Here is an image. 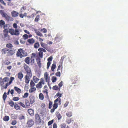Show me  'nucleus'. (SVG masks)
Listing matches in <instances>:
<instances>
[{"label":"nucleus","instance_id":"nucleus-1","mask_svg":"<svg viewBox=\"0 0 128 128\" xmlns=\"http://www.w3.org/2000/svg\"><path fill=\"white\" fill-rule=\"evenodd\" d=\"M34 122L33 120L30 119H28L26 123L27 126L30 128L34 124Z\"/></svg>","mask_w":128,"mask_h":128},{"label":"nucleus","instance_id":"nucleus-2","mask_svg":"<svg viewBox=\"0 0 128 128\" xmlns=\"http://www.w3.org/2000/svg\"><path fill=\"white\" fill-rule=\"evenodd\" d=\"M30 103L32 104L35 102V97L34 96H31L29 97Z\"/></svg>","mask_w":128,"mask_h":128},{"label":"nucleus","instance_id":"nucleus-3","mask_svg":"<svg viewBox=\"0 0 128 128\" xmlns=\"http://www.w3.org/2000/svg\"><path fill=\"white\" fill-rule=\"evenodd\" d=\"M28 112L30 116H32L34 115V112L33 110L30 108L28 110Z\"/></svg>","mask_w":128,"mask_h":128},{"label":"nucleus","instance_id":"nucleus-4","mask_svg":"<svg viewBox=\"0 0 128 128\" xmlns=\"http://www.w3.org/2000/svg\"><path fill=\"white\" fill-rule=\"evenodd\" d=\"M11 14L12 16L14 17L18 16L19 14V13L18 12L15 11L12 12Z\"/></svg>","mask_w":128,"mask_h":128},{"label":"nucleus","instance_id":"nucleus-5","mask_svg":"<svg viewBox=\"0 0 128 128\" xmlns=\"http://www.w3.org/2000/svg\"><path fill=\"white\" fill-rule=\"evenodd\" d=\"M18 78L20 79V80H22V79L23 78L24 76L22 72H19L18 74Z\"/></svg>","mask_w":128,"mask_h":128},{"label":"nucleus","instance_id":"nucleus-6","mask_svg":"<svg viewBox=\"0 0 128 128\" xmlns=\"http://www.w3.org/2000/svg\"><path fill=\"white\" fill-rule=\"evenodd\" d=\"M24 68L26 71V72H31L30 68L28 66H27L26 65L24 66Z\"/></svg>","mask_w":128,"mask_h":128},{"label":"nucleus","instance_id":"nucleus-7","mask_svg":"<svg viewBox=\"0 0 128 128\" xmlns=\"http://www.w3.org/2000/svg\"><path fill=\"white\" fill-rule=\"evenodd\" d=\"M36 61L37 64L38 65V66L39 67H40L41 64H40V58H36Z\"/></svg>","mask_w":128,"mask_h":128},{"label":"nucleus","instance_id":"nucleus-8","mask_svg":"<svg viewBox=\"0 0 128 128\" xmlns=\"http://www.w3.org/2000/svg\"><path fill=\"white\" fill-rule=\"evenodd\" d=\"M26 81L25 82L26 84H28L29 83V81L30 80V78H29L27 75H26L25 76Z\"/></svg>","mask_w":128,"mask_h":128},{"label":"nucleus","instance_id":"nucleus-9","mask_svg":"<svg viewBox=\"0 0 128 128\" xmlns=\"http://www.w3.org/2000/svg\"><path fill=\"white\" fill-rule=\"evenodd\" d=\"M28 42L30 44H32L34 42V40L33 38L28 39Z\"/></svg>","mask_w":128,"mask_h":128},{"label":"nucleus","instance_id":"nucleus-10","mask_svg":"<svg viewBox=\"0 0 128 128\" xmlns=\"http://www.w3.org/2000/svg\"><path fill=\"white\" fill-rule=\"evenodd\" d=\"M14 90L17 92L18 94H20V93L21 90L19 88L16 87L14 86Z\"/></svg>","mask_w":128,"mask_h":128},{"label":"nucleus","instance_id":"nucleus-11","mask_svg":"<svg viewBox=\"0 0 128 128\" xmlns=\"http://www.w3.org/2000/svg\"><path fill=\"white\" fill-rule=\"evenodd\" d=\"M42 87V85L40 81V82L36 85V87L38 88H40Z\"/></svg>","mask_w":128,"mask_h":128},{"label":"nucleus","instance_id":"nucleus-12","mask_svg":"<svg viewBox=\"0 0 128 128\" xmlns=\"http://www.w3.org/2000/svg\"><path fill=\"white\" fill-rule=\"evenodd\" d=\"M30 58L29 57H28L24 60L25 62L28 64H30Z\"/></svg>","mask_w":128,"mask_h":128},{"label":"nucleus","instance_id":"nucleus-13","mask_svg":"<svg viewBox=\"0 0 128 128\" xmlns=\"http://www.w3.org/2000/svg\"><path fill=\"white\" fill-rule=\"evenodd\" d=\"M9 32L12 35H14V30L13 29H9Z\"/></svg>","mask_w":128,"mask_h":128},{"label":"nucleus","instance_id":"nucleus-14","mask_svg":"<svg viewBox=\"0 0 128 128\" xmlns=\"http://www.w3.org/2000/svg\"><path fill=\"white\" fill-rule=\"evenodd\" d=\"M14 35L18 36L20 34V32L18 30L15 29L14 30Z\"/></svg>","mask_w":128,"mask_h":128},{"label":"nucleus","instance_id":"nucleus-15","mask_svg":"<svg viewBox=\"0 0 128 128\" xmlns=\"http://www.w3.org/2000/svg\"><path fill=\"white\" fill-rule=\"evenodd\" d=\"M35 118L36 120H38V121H40V118L38 114H36L35 115Z\"/></svg>","mask_w":128,"mask_h":128},{"label":"nucleus","instance_id":"nucleus-16","mask_svg":"<svg viewBox=\"0 0 128 128\" xmlns=\"http://www.w3.org/2000/svg\"><path fill=\"white\" fill-rule=\"evenodd\" d=\"M7 93L6 92H5L3 94L2 96V98L3 99L4 102H5V100H6L7 97Z\"/></svg>","mask_w":128,"mask_h":128},{"label":"nucleus","instance_id":"nucleus-17","mask_svg":"<svg viewBox=\"0 0 128 128\" xmlns=\"http://www.w3.org/2000/svg\"><path fill=\"white\" fill-rule=\"evenodd\" d=\"M9 120V117L8 116H5L3 118V120L5 121H7Z\"/></svg>","mask_w":128,"mask_h":128},{"label":"nucleus","instance_id":"nucleus-18","mask_svg":"<svg viewBox=\"0 0 128 128\" xmlns=\"http://www.w3.org/2000/svg\"><path fill=\"white\" fill-rule=\"evenodd\" d=\"M56 65L54 63L51 66V70L53 72L54 71V69L56 68Z\"/></svg>","mask_w":128,"mask_h":128},{"label":"nucleus","instance_id":"nucleus-19","mask_svg":"<svg viewBox=\"0 0 128 128\" xmlns=\"http://www.w3.org/2000/svg\"><path fill=\"white\" fill-rule=\"evenodd\" d=\"M33 80L34 81L35 83H37L39 80V79L38 78L34 76L33 78Z\"/></svg>","mask_w":128,"mask_h":128},{"label":"nucleus","instance_id":"nucleus-20","mask_svg":"<svg viewBox=\"0 0 128 128\" xmlns=\"http://www.w3.org/2000/svg\"><path fill=\"white\" fill-rule=\"evenodd\" d=\"M16 55L18 57H20V58H22L23 56V55L22 54V53H21L19 52H18L16 53Z\"/></svg>","mask_w":128,"mask_h":128},{"label":"nucleus","instance_id":"nucleus-21","mask_svg":"<svg viewBox=\"0 0 128 128\" xmlns=\"http://www.w3.org/2000/svg\"><path fill=\"white\" fill-rule=\"evenodd\" d=\"M6 47L8 48H11L13 47L12 45L10 43L7 44L6 45Z\"/></svg>","mask_w":128,"mask_h":128},{"label":"nucleus","instance_id":"nucleus-22","mask_svg":"<svg viewBox=\"0 0 128 128\" xmlns=\"http://www.w3.org/2000/svg\"><path fill=\"white\" fill-rule=\"evenodd\" d=\"M2 16L4 17L6 19H8L9 17L8 16L7 14L5 13H4L2 15Z\"/></svg>","mask_w":128,"mask_h":128},{"label":"nucleus","instance_id":"nucleus-23","mask_svg":"<svg viewBox=\"0 0 128 128\" xmlns=\"http://www.w3.org/2000/svg\"><path fill=\"white\" fill-rule=\"evenodd\" d=\"M56 80L57 78L56 77L54 76H53L52 77V80L53 82H55L56 81Z\"/></svg>","mask_w":128,"mask_h":128},{"label":"nucleus","instance_id":"nucleus-24","mask_svg":"<svg viewBox=\"0 0 128 128\" xmlns=\"http://www.w3.org/2000/svg\"><path fill=\"white\" fill-rule=\"evenodd\" d=\"M14 108L16 109L17 110L20 109V106H19L17 104H16V103L15 104Z\"/></svg>","mask_w":128,"mask_h":128},{"label":"nucleus","instance_id":"nucleus-25","mask_svg":"<svg viewBox=\"0 0 128 128\" xmlns=\"http://www.w3.org/2000/svg\"><path fill=\"white\" fill-rule=\"evenodd\" d=\"M39 98L40 99L42 100L44 98V97L42 93H40L39 95Z\"/></svg>","mask_w":128,"mask_h":128},{"label":"nucleus","instance_id":"nucleus-26","mask_svg":"<svg viewBox=\"0 0 128 128\" xmlns=\"http://www.w3.org/2000/svg\"><path fill=\"white\" fill-rule=\"evenodd\" d=\"M40 46L39 43L38 42H36L35 44L34 45V48H37L39 47Z\"/></svg>","mask_w":128,"mask_h":128},{"label":"nucleus","instance_id":"nucleus-27","mask_svg":"<svg viewBox=\"0 0 128 128\" xmlns=\"http://www.w3.org/2000/svg\"><path fill=\"white\" fill-rule=\"evenodd\" d=\"M9 80V78H8L5 77L3 80V82H8Z\"/></svg>","mask_w":128,"mask_h":128},{"label":"nucleus","instance_id":"nucleus-28","mask_svg":"<svg viewBox=\"0 0 128 128\" xmlns=\"http://www.w3.org/2000/svg\"><path fill=\"white\" fill-rule=\"evenodd\" d=\"M2 51L4 52V54H6L7 52L8 51V52L9 51V49H6L5 48H4L2 49Z\"/></svg>","mask_w":128,"mask_h":128},{"label":"nucleus","instance_id":"nucleus-29","mask_svg":"<svg viewBox=\"0 0 128 128\" xmlns=\"http://www.w3.org/2000/svg\"><path fill=\"white\" fill-rule=\"evenodd\" d=\"M26 105L27 106H30V103L27 100H25Z\"/></svg>","mask_w":128,"mask_h":128},{"label":"nucleus","instance_id":"nucleus-30","mask_svg":"<svg viewBox=\"0 0 128 128\" xmlns=\"http://www.w3.org/2000/svg\"><path fill=\"white\" fill-rule=\"evenodd\" d=\"M66 115L69 117H71L72 116V113L71 112H69L68 113H67L66 114Z\"/></svg>","mask_w":128,"mask_h":128},{"label":"nucleus","instance_id":"nucleus-31","mask_svg":"<svg viewBox=\"0 0 128 128\" xmlns=\"http://www.w3.org/2000/svg\"><path fill=\"white\" fill-rule=\"evenodd\" d=\"M38 55L41 58H42L43 56V52L42 51H40L38 52Z\"/></svg>","mask_w":128,"mask_h":128},{"label":"nucleus","instance_id":"nucleus-32","mask_svg":"<svg viewBox=\"0 0 128 128\" xmlns=\"http://www.w3.org/2000/svg\"><path fill=\"white\" fill-rule=\"evenodd\" d=\"M58 107V104L57 103H54L53 105V108L55 109H56Z\"/></svg>","mask_w":128,"mask_h":128},{"label":"nucleus","instance_id":"nucleus-33","mask_svg":"<svg viewBox=\"0 0 128 128\" xmlns=\"http://www.w3.org/2000/svg\"><path fill=\"white\" fill-rule=\"evenodd\" d=\"M38 51H42L44 52H46V50L42 48H40L38 49Z\"/></svg>","mask_w":128,"mask_h":128},{"label":"nucleus","instance_id":"nucleus-34","mask_svg":"<svg viewBox=\"0 0 128 128\" xmlns=\"http://www.w3.org/2000/svg\"><path fill=\"white\" fill-rule=\"evenodd\" d=\"M56 117H57L58 120L62 118V116L59 113L57 115Z\"/></svg>","mask_w":128,"mask_h":128},{"label":"nucleus","instance_id":"nucleus-35","mask_svg":"<svg viewBox=\"0 0 128 128\" xmlns=\"http://www.w3.org/2000/svg\"><path fill=\"white\" fill-rule=\"evenodd\" d=\"M41 45L42 47L47 50V49H46V44H44L42 42H41Z\"/></svg>","mask_w":128,"mask_h":128},{"label":"nucleus","instance_id":"nucleus-36","mask_svg":"<svg viewBox=\"0 0 128 128\" xmlns=\"http://www.w3.org/2000/svg\"><path fill=\"white\" fill-rule=\"evenodd\" d=\"M27 75H27L29 77H29L31 78L32 76V74L31 73V72H27Z\"/></svg>","mask_w":128,"mask_h":128},{"label":"nucleus","instance_id":"nucleus-37","mask_svg":"<svg viewBox=\"0 0 128 128\" xmlns=\"http://www.w3.org/2000/svg\"><path fill=\"white\" fill-rule=\"evenodd\" d=\"M23 37L24 40H26L28 39V36L26 34H25L23 36Z\"/></svg>","mask_w":128,"mask_h":128},{"label":"nucleus","instance_id":"nucleus-38","mask_svg":"<svg viewBox=\"0 0 128 128\" xmlns=\"http://www.w3.org/2000/svg\"><path fill=\"white\" fill-rule=\"evenodd\" d=\"M36 88H32L30 89L29 90V92H32L34 91H35L36 90Z\"/></svg>","mask_w":128,"mask_h":128},{"label":"nucleus","instance_id":"nucleus-39","mask_svg":"<svg viewBox=\"0 0 128 128\" xmlns=\"http://www.w3.org/2000/svg\"><path fill=\"white\" fill-rule=\"evenodd\" d=\"M52 89L53 90H57L58 89V87L57 86L55 85L53 87Z\"/></svg>","mask_w":128,"mask_h":128},{"label":"nucleus","instance_id":"nucleus-40","mask_svg":"<svg viewBox=\"0 0 128 128\" xmlns=\"http://www.w3.org/2000/svg\"><path fill=\"white\" fill-rule=\"evenodd\" d=\"M8 104L11 107H13L14 104V102L12 101L9 102Z\"/></svg>","mask_w":128,"mask_h":128},{"label":"nucleus","instance_id":"nucleus-41","mask_svg":"<svg viewBox=\"0 0 128 128\" xmlns=\"http://www.w3.org/2000/svg\"><path fill=\"white\" fill-rule=\"evenodd\" d=\"M13 100L16 101L18 100L19 98L18 97H14L12 99Z\"/></svg>","mask_w":128,"mask_h":128},{"label":"nucleus","instance_id":"nucleus-42","mask_svg":"<svg viewBox=\"0 0 128 128\" xmlns=\"http://www.w3.org/2000/svg\"><path fill=\"white\" fill-rule=\"evenodd\" d=\"M30 85L32 86V87L34 86L35 85V84L34 83L33 81L32 80H31V82H30Z\"/></svg>","mask_w":128,"mask_h":128},{"label":"nucleus","instance_id":"nucleus-43","mask_svg":"<svg viewBox=\"0 0 128 128\" xmlns=\"http://www.w3.org/2000/svg\"><path fill=\"white\" fill-rule=\"evenodd\" d=\"M54 120H52L49 121L48 123V126L50 125L53 122Z\"/></svg>","mask_w":128,"mask_h":128},{"label":"nucleus","instance_id":"nucleus-44","mask_svg":"<svg viewBox=\"0 0 128 128\" xmlns=\"http://www.w3.org/2000/svg\"><path fill=\"white\" fill-rule=\"evenodd\" d=\"M17 123L16 121V120H13L11 123V124L13 125H14Z\"/></svg>","mask_w":128,"mask_h":128},{"label":"nucleus","instance_id":"nucleus-45","mask_svg":"<svg viewBox=\"0 0 128 128\" xmlns=\"http://www.w3.org/2000/svg\"><path fill=\"white\" fill-rule=\"evenodd\" d=\"M19 119L20 120H22L25 119V117L24 116H20L19 117Z\"/></svg>","mask_w":128,"mask_h":128},{"label":"nucleus","instance_id":"nucleus-46","mask_svg":"<svg viewBox=\"0 0 128 128\" xmlns=\"http://www.w3.org/2000/svg\"><path fill=\"white\" fill-rule=\"evenodd\" d=\"M63 82L62 81H61L58 84V85L60 87V88L63 85Z\"/></svg>","mask_w":128,"mask_h":128},{"label":"nucleus","instance_id":"nucleus-47","mask_svg":"<svg viewBox=\"0 0 128 128\" xmlns=\"http://www.w3.org/2000/svg\"><path fill=\"white\" fill-rule=\"evenodd\" d=\"M52 56H50V57L48 58L47 59L48 62L51 61L52 60Z\"/></svg>","mask_w":128,"mask_h":128},{"label":"nucleus","instance_id":"nucleus-48","mask_svg":"<svg viewBox=\"0 0 128 128\" xmlns=\"http://www.w3.org/2000/svg\"><path fill=\"white\" fill-rule=\"evenodd\" d=\"M18 104H20L22 107L24 108L25 107V105L24 104H23L22 102H20L18 103Z\"/></svg>","mask_w":128,"mask_h":128},{"label":"nucleus","instance_id":"nucleus-49","mask_svg":"<svg viewBox=\"0 0 128 128\" xmlns=\"http://www.w3.org/2000/svg\"><path fill=\"white\" fill-rule=\"evenodd\" d=\"M5 24V22L4 21L2 20H1L0 21V25H4Z\"/></svg>","mask_w":128,"mask_h":128},{"label":"nucleus","instance_id":"nucleus-50","mask_svg":"<svg viewBox=\"0 0 128 128\" xmlns=\"http://www.w3.org/2000/svg\"><path fill=\"white\" fill-rule=\"evenodd\" d=\"M39 18V16H37L35 19V21L36 22H37L38 21V19Z\"/></svg>","mask_w":128,"mask_h":128},{"label":"nucleus","instance_id":"nucleus-51","mask_svg":"<svg viewBox=\"0 0 128 128\" xmlns=\"http://www.w3.org/2000/svg\"><path fill=\"white\" fill-rule=\"evenodd\" d=\"M55 74L57 76H58L59 77H60V72H57L56 74Z\"/></svg>","mask_w":128,"mask_h":128},{"label":"nucleus","instance_id":"nucleus-52","mask_svg":"<svg viewBox=\"0 0 128 128\" xmlns=\"http://www.w3.org/2000/svg\"><path fill=\"white\" fill-rule=\"evenodd\" d=\"M50 64L51 62H48L47 63V67L46 68L47 69H48Z\"/></svg>","mask_w":128,"mask_h":128},{"label":"nucleus","instance_id":"nucleus-53","mask_svg":"<svg viewBox=\"0 0 128 128\" xmlns=\"http://www.w3.org/2000/svg\"><path fill=\"white\" fill-rule=\"evenodd\" d=\"M28 95V93H26L24 94V96H23V98H24L27 97Z\"/></svg>","mask_w":128,"mask_h":128},{"label":"nucleus","instance_id":"nucleus-54","mask_svg":"<svg viewBox=\"0 0 128 128\" xmlns=\"http://www.w3.org/2000/svg\"><path fill=\"white\" fill-rule=\"evenodd\" d=\"M41 31L44 33H46L47 32L46 30L44 28L42 29Z\"/></svg>","mask_w":128,"mask_h":128},{"label":"nucleus","instance_id":"nucleus-55","mask_svg":"<svg viewBox=\"0 0 128 128\" xmlns=\"http://www.w3.org/2000/svg\"><path fill=\"white\" fill-rule=\"evenodd\" d=\"M36 34L37 35L40 36H42V34L40 32L38 31V32H37V33H36Z\"/></svg>","mask_w":128,"mask_h":128},{"label":"nucleus","instance_id":"nucleus-56","mask_svg":"<svg viewBox=\"0 0 128 128\" xmlns=\"http://www.w3.org/2000/svg\"><path fill=\"white\" fill-rule=\"evenodd\" d=\"M24 50L21 48H20L18 50V52H19L21 53H23Z\"/></svg>","mask_w":128,"mask_h":128},{"label":"nucleus","instance_id":"nucleus-57","mask_svg":"<svg viewBox=\"0 0 128 128\" xmlns=\"http://www.w3.org/2000/svg\"><path fill=\"white\" fill-rule=\"evenodd\" d=\"M15 50H16L14 48H11V49L9 51L10 52L11 51L12 52H13L14 53H15Z\"/></svg>","mask_w":128,"mask_h":128},{"label":"nucleus","instance_id":"nucleus-58","mask_svg":"<svg viewBox=\"0 0 128 128\" xmlns=\"http://www.w3.org/2000/svg\"><path fill=\"white\" fill-rule=\"evenodd\" d=\"M62 94H60L59 92H58L57 93L56 95L57 96H59L60 98L62 97Z\"/></svg>","mask_w":128,"mask_h":128},{"label":"nucleus","instance_id":"nucleus-59","mask_svg":"<svg viewBox=\"0 0 128 128\" xmlns=\"http://www.w3.org/2000/svg\"><path fill=\"white\" fill-rule=\"evenodd\" d=\"M13 26L14 28H16L17 27V24L16 23H14L13 24Z\"/></svg>","mask_w":128,"mask_h":128},{"label":"nucleus","instance_id":"nucleus-60","mask_svg":"<svg viewBox=\"0 0 128 128\" xmlns=\"http://www.w3.org/2000/svg\"><path fill=\"white\" fill-rule=\"evenodd\" d=\"M47 91L48 90L47 89H46L43 91V92L44 93H46L47 96H48V92Z\"/></svg>","mask_w":128,"mask_h":128},{"label":"nucleus","instance_id":"nucleus-61","mask_svg":"<svg viewBox=\"0 0 128 128\" xmlns=\"http://www.w3.org/2000/svg\"><path fill=\"white\" fill-rule=\"evenodd\" d=\"M40 82H41V84H44V80L42 78L40 79Z\"/></svg>","mask_w":128,"mask_h":128},{"label":"nucleus","instance_id":"nucleus-62","mask_svg":"<svg viewBox=\"0 0 128 128\" xmlns=\"http://www.w3.org/2000/svg\"><path fill=\"white\" fill-rule=\"evenodd\" d=\"M53 128H57V126L56 124V123H54L53 125Z\"/></svg>","mask_w":128,"mask_h":128},{"label":"nucleus","instance_id":"nucleus-63","mask_svg":"<svg viewBox=\"0 0 128 128\" xmlns=\"http://www.w3.org/2000/svg\"><path fill=\"white\" fill-rule=\"evenodd\" d=\"M61 128H66V125L64 124H61Z\"/></svg>","mask_w":128,"mask_h":128},{"label":"nucleus","instance_id":"nucleus-64","mask_svg":"<svg viewBox=\"0 0 128 128\" xmlns=\"http://www.w3.org/2000/svg\"><path fill=\"white\" fill-rule=\"evenodd\" d=\"M44 78H48V74L46 72L44 74Z\"/></svg>","mask_w":128,"mask_h":128}]
</instances>
